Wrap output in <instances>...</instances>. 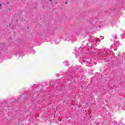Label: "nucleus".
Wrapping results in <instances>:
<instances>
[{"label":"nucleus","instance_id":"15","mask_svg":"<svg viewBox=\"0 0 125 125\" xmlns=\"http://www.w3.org/2000/svg\"><path fill=\"white\" fill-rule=\"evenodd\" d=\"M100 38H103V37H102V36H100Z\"/></svg>","mask_w":125,"mask_h":125},{"label":"nucleus","instance_id":"13","mask_svg":"<svg viewBox=\"0 0 125 125\" xmlns=\"http://www.w3.org/2000/svg\"><path fill=\"white\" fill-rule=\"evenodd\" d=\"M106 61V62H108V61H109V60H107V61Z\"/></svg>","mask_w":125,"mask_h":125},{"label":"nucleus","instance_id":"19","mask_svg":"<svg viewBox=\"0 0 125 125\" xmlns=\"http://www.w3.org/2000/svg\"><path fill=\"white\" fill-rule=\"evenodd\" d=\"M101 40H103V38H102Z\"/></svg>","mask_w":125,"mask_h":125},{"label":"nucleus","instance_id":"2","mask_svg":"<svg viewBox=\"0 0 125 125\" xmlns=\"http://www.w3.org/2000/svg\"><path fill=\"white\" fill-rule=\"evenodd\" d=\"M63 38H65L68 42H70L72 41V34L67 33Z\"/></svg>","mask_w":125,"mask_h":125},{"label":"nucleus","instance_id":"14","mask_svg":"<svg viewBox=\"0 0 125 125\" xmlns=\"http://www.w3.org/2000/svg\"><path fill=\"white\" fill-rule=\"evenodd\" d=\"M2 104H0V106H1Z\"/></svg>","mask_w":125,"mask_h":125},{"label":"nucleus","instance_id":"8","mask_svg":"<svg viewBox=\"0 0 125 125\" xmlns=\"http://www.w3.org/2000/svg\"><path fill=\"white\" fill-rule=\"evenodd\" d=\"M70 76L69 77V80H70V78H73V74H71H71H70Z\"/></svg>","mask_w":125,"mask_h":125},{"label":"nucleus","instance_id":"9","mask_svg":"<svg viewBox=\"0 0 125 125\" xmlns=\"http://www.w3.org/2000/svg\"><path fill=\"white\" fill-rule=\"evenodd\" d=\"M64 64H65L66 66H68V62H66V63L64 62Z\"/></svg>","mask_w":125,"mask_h":125},{"label":"nucleus","instance_id":"4","mask_svg":"<svg viewBox=\"0 0 125 125\" xmlns=\"http://www.w3.org/2000/svg\"><path fill=\"white\" fill-rule=\"evenodd\" d=\"M120 42L119 41H116L114 43L115 47L113 48L114 50H117V47H118V46H120Z\"/></svg>","mask_w":125,"mask_h":125},{"label":"nucleus","instance_id":"12","mask_svg":"<svg viewBox=\"0 0 125 125\" xmlns=\"http://www.w3.org/2000/svg\"><path fill=\"white\" fill-rule=\"evenodd\" d=\"M7 4H8L9 3V2H7Z\"/></svg>","mask_w":125,"mask_h":125},{"label":"nucleus","instance_id":"11","mask_svg":"<svg viewBox=\"0 0 125 125\" xmlns=\"http://www.w3.org/2000/svg\"><path fill=\"white\" fill-rule=\"evenodd\" d=\"M65 3H66V4H67V3H68V2H65Z\"/></svg>","mask_w":125,"mask_h":125},{"label":"nucleus","instance_id":"1","mask_svg":"<svg viewBox=\"0 0 125 125\" xmlns=\"http://www.w3.org/2000/svg\"><path fill=\"white\" fill-rule=\"evenodd\" d=\"M108 51H112V48L108 49L106 50L103 49L101 51V53H99V54L101 56H103V57H105V55H107V54H108Z\"/></svg>","mask_w":125,"mask_h":125},{"label":"nucleus","instance_id":"18","mask_svg":"<svg viewBox=\"0 0 125 125\" xmlns=\"http://www.w3.org/2000/svg\"><path fill=\"white\" fill-rule=\"evenodd\" d=\"M24 112H25V111H26V109H24Z\"/></svg>","mask_w":125,"mask_h":125},{"label":"nucleus","instance_id":"5","mask_svg":"<svg viewBox=\"0 0 125 125\" xmlns=\"http://www.w3.org/2000/svg\"><path fill=\"white\" fill-rule=\"evenodd\" d=\"M22 98H24V97H23L22 96H21L18 99V101H21V100Z\"/></svg>","mask_w":125,"mask_h":125},{"label":"nucleus","instance_id":"7","mask_svg":"<svg viewBox=\"0 0 125 125\" xmlns=\"http://www.w3.org/2000/svg\"><path fill=\"white\" fill-rule=\"evenodd\" d=\"M2 46H4V44H1V46H0L1 47V49H2L3 48Z\"/></svg>","mask_w":125,"mask_h":125},{"label":"nucleus","instance_id":"3","mask_svg":"<svg viewBox=\"0 0 125 125\" xmlns=\"http://www.w3.org/2000/svg\"><path fill=\"white\" fill-rule=\"evenodd\" d=\"M82 62H83V63H87V64H88L89 66V65L94 63V62H93L90 59H87L86 61L82 60Z\"/></svg>","mask_w":125,"mask_h":125},{"label":"nucleus","instance_id":"6","mask_svg":"<svg viewBox=\"0 0 125 125\" xmlns=\"http://www.w3.org/2000/svg\"><path fill=\"white\" fill-rule=\"evenodd\" d=\"M113 37L115 40H117V39H118V37H117V35H113Z\"/></svg>","mask_w":125,"mask_h":125},{"label":"nucleus","instance_id":"16","mask_svg":"<svg viewBox=\"0 0 125 125\" xmlns=\"http://www.w3.org/2000/svg\"><path fill=\"white\" fill-rule=\"evenodd\" d=\"M93 42H94V40H93Z\"/></svg>","mask_w":125,"mask_h":125},{"label":"nucleus","instance_id":"10","mask_svg":"<svg viewBox=\"0 0 125 125\" xmlns=\"http://www.w3.org/2000/svg\"><path fill=\"white\" fill-rule=\"evenodd\" d=\"M1 5H2L1 4V3H0V6H1Z\"/></svg>","mask_w":125,"mask_h":125},{"label":"nucleus","instance_id":"17","mask_svg":"<svg viewBox=\"0 0 125 125\" xmlns=\"http://www.w3.org/2000/svg\"><path fill=\"white\" fill-rule=\"evenodd\" d=\"M50 1H52V0H50Z\"/></svg>","mask_w":125,"mask_h":125}]
</instances>
